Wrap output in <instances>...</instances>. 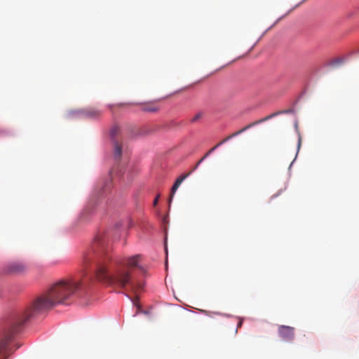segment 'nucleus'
<instances>
[{
    "instance_id": "obj_2",
    "label": "nucleus",
    "mask_w": 359,
    "mask_h": 359,
    "mask_svg": "<svg viewBox=\"0 0 359 359\" xmlns=\"http://www.w3.org/2000/svg\"><path fill=\"white\" fill-rule=\"evenodd\" d=\"M82 287L81 282L72 280H60L51 284L37 296L22 311L18 313L13 319L11 334L0 341V354L6 348L12 335L20 331L21 326L29 319L46 313L58 304H64L70 297Z\"/></svg>"
},
{
    "instance_id": "obj_9",
    "label": "nucleus",
    "mask_w": 359,
    "mask_h": 359,
    "mask_svg": "<svg viewBox=\"0 0 359 359\" xmlns=\"http://www.w3.org/2000/svg\"><path fill=\"white\" fill-rule=\"evenodd\" d=\"M120 131V128L118 126H114L111 128L110 130V135L113 138H115V137L118 134Z\"/></svg>"
},
{
    "instance_id": "obj_11",
    "label": "nucleus",
    "mask_w": 359,
    "mask_h": 359,
    "mask_svg": "<svg viewBox=\"0 0 359 359\" xmlns=\"http://www.w3.org/2000/svg\"><path fill=\"white\" fill-rule=\"evenodd\" d=\"M143 110L145 111H156L158 109L154 107L147 106L143 108Z\"/></svg>"
},
{
    "instance_id": "obj_10",
    "label": "nucleus",
    "mask_w": 359,
    "mask_h": 359,
    "mask_svg": "<svg viewBox=\"0 0 359 359\" xmlns=\"http://www.w3.org/2000/svg\"><path fill=\"white\" fill-rule=\"evenodd\" d=\"M203 112H198V114H196L191 120L190 121L191 123H195L197 121H198L200 118H201L203 117Z\"/></svg>"
},
{
    "instance_id": "obj_3",
    "label": "nucleus",
    "mask_w": 359,
    "mask_h": 359,
    "mask_svg": "<svg viewBox=\"0 0 359 359\" xmlns=\"http://www.w3.org/2000/svg\"><path fill=\"white\" fill-rule=\"evenodd\" d=\"M281 112L280 111H278V112H275V113H273L263 118H261L258 121H256L255 122H252L248 125H247L246 126L243 127V128H241V130L232 133L231 135L227 136L226 138H224V140H222L220 142H219L218 144H217L215 147H213L212 149H210L207 153H205L203 156V157H208L211 154L212 152L215 150L217 147H219V146H221L222 144H223L224 143H225L226 142L229 141V140H231V138L243 133V132L246 131L247 130L250 129V128L256 126V125H258L259 123H264L273 117H275L276 116H277L278 114H280Z\"/></svg>"
},
{
    "instance_id": "obj_5",
    "label": "nucleus",
    "mask_w": 359,
    "mask_h": 359,
    "mask_svg": "<svg viewBox=\"0 0 359 359\" xmlns=\"http://www.w3.org/2000/svg\"><path fill=\"white\" fill-rule=\"evenodd\" d=\"M203 158H201L198 163L197 164L187 173H185V174H183L182 175H180L177 180L175 182L172 189H171V191H170V198H169V203H171V201L172 200L173 197H174V195L176 192V191L177 190V189L179 188V187L180 186V184H182V182L186 179L187 178L190 174L197 168V166L201 163V161L203 160Z\"/></svg>"
},
{
    "instance_id": "obj_16",
    "label": "nucleus",
    "mask_w": 359,
    "mask_h": 359,
    "mask_svg": "<svg viewBox=\"0 0 359 359\" xmlns=\"http://www.w3.org/2000/svg\"><path fill=\"white\" fill-rule=\"evenodd\" d=\"M90 259H91V258H86V262H90Z\"/></svg>"
},
{
    "instance_id": "obj_14",
    "label": "nucleus",
    "mask_w": 359,
    "mask_h": 359,
    "mask_svg": "<svg viewBox=\"0 0 359 359\" xmlns=\"http://www.w3.org/2000/svg\"><path fill=\"white\" fill-rule=\"evenodd\" d=\"M113 172L117 173L118 170H116V168H113L111 170V173H113Z\"/></svg>"
},
{
    "instance_id": "obj_8",
    "label": "nucleus",
    "mask_w": 359,
    "mask_h": 359,
    "mask_svg": "<svg viewBox=\"0 0 359 359\" xmlns=\"http://www.w3.org/2000/svg\"><path fill=\"white\" fill-rule=\"evenodd\" d=\"M84 114L88 118H94L99 117L101 114V111L95 108H89L85 110Z\"/></svg>"
},
{
    "instance_id": "obj_1",
    "label": "nucleus",
    "mask_w": 359,
    "mask_h": 359,
    "mask_svg": "<svg viewBox=\"0 0 359 359\" xmlns=\"http://www.w3.org/2000/svg\"><path fill=\"white\" fill-rule=\"evenodd\" d=\"M93 250L96 254V277L100 281L115 287L124 289L130 285L133 290L141 288L140 285L133 282V270L141 267L139 255L129 257L114 258L107 248V241L104 236H97L93 243Z\"/></svg>"
},
{
    "instance_id": "obj_4",
    "label": "nucleus",
    "mask_w": 359,
    "mask_h": 359,
    "mask_svg": "<svg viewBox=\"0 0 359 359\" xmlns=\"http://www.w3.org/2000/svg\"><path fill=\"white\" fill-rule=\"evenodd\" d=\"M278 332L279 337L285 341H292L294 339V328L292 327L280 325Z\"/></svg>"
},
{
    "instance_id": "obj_7",
    "label": "nucleus",
    "mask_w": 359,
    "mask_h": 359,
    "mask_svg": "<svg viewBox=\"0 0 359 359\" xmlns=\"http://www.w3.org/2000/svg\"><path fill=\"white\" fill-rule=\"evenodd\" d=\"M25 269V266L20 262L11 263L8 266V270L11 273H21L24 272Z\"/></svg>"
},
{
    "instance_id": "obj_15",
    "label": "nucleus",
    "mask_w": 359,
    "mask_h": 359,
    "mask_svg": "<svg viewBox=\"0 0 359 359\" xmlns=\"http://www.w3.org/2000/svg\"><path fill=\"white\" fill-rule=\"evenodd\" d=\"M243 322L241 320L238 324V327H241L242 325Z\"/></svg>"
},
{
    "instance_id": "obj_6",
    "label": "nucleus",
    "mask_w": 359,
    "mask_h": 359,
    "mask_svg": "<svg viewBox=\"0 0 359 359\" xmlns=\"http://www.w3.org/2000/svg\"><path fill=\"white\" fill-rule=\"evenodd\" d=\"M113 152L116 157H121L123 156H128L131 155V149L126 145L118 142L116 140L113 143Z\"/></svg>"
},
{
    "instance_id": "obj_12",
    "label": "nucleus",
    "mask_w": 359,
    "mask_h": 359,
    "mask_svg": "<svg viewBox=\"0 0 359 359\" xmlns=\"http://www.w3.org/2000/svg\"><path fill=\"white\" fill-rule=\"evenodd\" d=\"M302 141V137H301V135H300L299 133H298L297 151H299V148H300V147H301ZM297 154H298V151H297L296 155H295V157H297Z\"/></svg>"
},
{
    "instance_id": "obj_13",
    "label": "nucleus",
    "mask_w": 359,
    "mask_h": 359,
    "mask_svg": "<svg viewBox=\"0 0 359 359\" xmlns=\"http://www.w3.org/2000/svg\"><path fill=\"white\" fill-rule=\"evenodd\" d=\"M158 196H157V197L154 199V205H156V204H157V203H158Z\"/></svg>"
}]
</instances>
